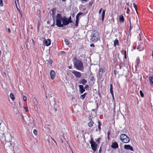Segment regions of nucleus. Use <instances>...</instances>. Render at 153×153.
I'll list each match as a JSON object with an SVG mask.
<instances>
[{
  "label": "nucleus",
  "mask_w": 153,
  "mask_h": 153,
  "mask_svg": "<svg viewBox=\"0 0 153 153\" xmlns=\"http://www.w3.org/2000/svg\"><path fill=\"white\" fill-rule=\"evenodd\" d=\"M56 25L59 27H62L63 26L68 25L70 23L68 22V18L65 16L63 17L60 13H58L55 19Z\"/></svg>",
  "instance_id": "f257e3e1"
},
{
  "label": "nucleus",
  "mask_w": 153,
  "mask_h": 153,
  "mask_svg": "<svg viewBox=\"0 0 153 153\" xmlns=\"http://www.w3.org/2000/svg\"><path fill=\"white\" fill-rule=\"evenodd\" d=\"M75 60L74 62V65L75 68L77 70L83 71L84 70L83 62L80 60L74 58Z\"/></svg>",
  "instance_id": "f03ea898"
},
{
  "label": "nucleus",
  "mask_w": 153,
  "mask_h": 153,
  "mask_svg": "<svg viewBox=\"0 0 153 153\" xmlns=\"http://www.w3.org/2000/svg\"><path fill=\"white\" fill-rule=\"evenodd\" d=\"M3 134V137H4L5 140L7 142V143L5 144L4 147H6L8 144L10 145V146L11 143H10V140H11L12 138L11 134L7 132L6 134L4 133L1 134V136H2Z\"/></svg>",
  "instance_id": "7ed1b4c3"
},
{
  "label": "nucleus",
  "mask_w": 153,
  "mask_h": 153,
  "mask_svg": "<svg viewBox=\"0 0 153 153\" xmlns=\"http://www.w3.org/2000/svg\"><path fill=\"white\" fill-rule=\"evenodd\" d=\"M99 36V33L97 31H94L91 36L90 40L92 42H95L98 40Z\"/></svg>",
  "instance_id": "20e7f679"
},
{
  "label": "nucleus",
  "mask_w": 153,
  "mask_h": 153,
  "mask_svg": "<svg viewBox=\"0 0 153 153\" xmlns=\"http://www.w3.org/2000/svg\"><path fill=\"white\" fill-rule=\"evenodd\" d=\"M120 139L124 143H128L130 140L129 138L125 134H122L121 135Z\"/></svg>",
  "instance_id": "39448f33"
},
{
  "label": "nucleus",
  "mask_w": 153,
  "mask_h": 153,
  "mask_svg": "<svg viewBox=\"0 0 153 153\" xmlns=\"http://www.w3.org/2000/svg\"><path fill=\"white\" fill-rule=\"evenodd\" d=\"M90 143L91 144V146L92 150L94 152H95L97 150V145L95 142L94 141L92 138H91V140L90 141Z\"/></svg>",
  "instance_id": "423d86ee"
},
{
  "label": "nucleus",
  "mask_w": 153,
  "mask_h": 153,
  "mask_svg": "<svg viewBox=\"0 0 153 153\" xmlns=\"http://www.w3.org/2000/svg\"><path fill=\"white\" fill-rule=\"evenodd\" d=\"M71 72L76 78H80L82 76L81 73L79 72L76 71H73Z\"/></svg>",
  "instance_id": "0eeeda50"
},
{
  "label": "nucleus",
  "mask_w": 153,
  "mask_h": 153,
  "mask_svg": "<svg viewBox=\"0 0 153 153\" xmlns=\"http://www.w3.org/2000/svg\"><path fill=\"white\" fill-rule=\"evenodd\" d=\"M79 91L81 94H82L85 91V90L82 85H79Z\"/></svg>",
  "instance_id": "6e6552de"
},
{
  "label": "nucleus",
  "mask_w": 153,
  "mask_h": 153,
  "mask_svg": "<svg viewBox=\"0 0 153 153\" xmlns=\"http://www.w3.org/2000/svg\"><path fill=\"white\" fill-rule=\"evenodd\" d=\"M124 148L126 149H129L132 151H133V149L132 147L130 145H125L124 146Z\"/></svg>",
  "instance_id": "1a4fd4ad"
},
{
  "label": "nucleus",
  "mask_w": 153,
  "mask_h": 153,
  "mask_svg": "<svg viewBox=\"0 0 153 153\" xmlns=\"http://www.w3.org/2000/svg\"><path fill=\"white\" fill-rule=\"evenodd\" d=\"M45 45L47 46H49L51 44V40L49 39H45L44 41Z\"/></svg>",
  "instance_id": "9d476101"
},
{
  "label": "nucleus",
  "mask_w": 153,
  "mask_h": 153,
  "mask_svg": "<svg viewBox=\"0 0 153 153\" xmlns=\"http://www.w3.org/2000/svg\"><path fill=\"white\" fill-rule=\"evenodd\" d=\"M51 78L52 79H53L55 76V71L53 70H51L50 73Z\"/></svg>",
  "instance_id": "9b49d317"
},
{
  "label": "nucleus",
  "mask_w": 153,
  "mask_h": 153,
  "mask_svg": "<svg viewBox=\"0 0 153 153\" xmlns=\"http://www.w3.org/2000/svg\"><path fill=\"white\" fill-rule=\"evenodd\" d=\"M111 146L112 148L115 149L118 147V145L116 142H114L112 143Z\"/></svg>",
  "instance_id": "f8f14e48"
},
{
  "label": "nucleus",
  "mask_w": 153,
  "mask_h": 153,
  "mask_svg": "<svg viewBox=\"0 0 153 153\" xmlns=\"http://www.w3.org/2000/svg\"><path fill=\"white\" fill-rule=\"evenodd\" d=\"M87 81L84 79H82L79 81V83L80 84H82L83 85H85L87 82Z\"/></svg>",
  "instance_id": "ddd939ff"
},
{
  "label": "nucleus",
  "mask_w": 153,
  "mask_h": 153,
  "mask_svg": "<svg viewBox=\"0 0 153 153\" xmlns=\"http://www.w3.org/2000/svg\"><path fill=\"white\" fill-rule=\"evenodd\" d=\"M56 9L55 8H53L52 10V16L53 18V19H55V17L54 16L56 14Z\"/></svg>",
  "instance_id": "4468645a"
},
{
  "label": "nucleus",
  "mask_w": 153,
  "mask_h": 153,
  "mask_svg": "<svg viewBox=\"0 0 153 153\" xmlns=\"http://www.w3.org/2000/svg\"><path fill=\"white\" fill-rule=\"evenodd\" d=\"M103 73V70L102 68H100V69L99 74V76L100 78H101L102 76V74Z\"/></svg>",
  "instance_id": "2eb2a0df"
},
{
  "label": "nucleus",
  "mask_w": 153,
  "mask_h": 153,
  "mask_svg": "<svg viewBox=\"0 0 153 153\" xmlns=\"http://www.w3.org/2000/svg\"><path fill=\"white\" fill-rule=\"evenodd\" d=\"M119 21L120 23H123L124 21V17L123 15H121L119 16Z\"/></svg>",
  "instance_id": "dca6fc26"
},
{
  "label": "nucleus",
  "mask_w": 153,
  "mask_h": 153,
  "mask_svg": "<svg viewBox=\"0 0 153 153\" xmlns=\"http://www.w3.org/2000/svg\"><path fill=\"white\" fill-rule=\"evenodd\" d=\"M29 124L32 125L33 126H35L34 122V120L33 118L30 119Z\"/></svg>",
  "instance_id": "f3484780"
},
{
  "label": "nucleus",
  "mask_w": 153,
  "mask_h": 153,
  "mask_svg": "<svg viewBox=\"0 0 153 153\" xmlns=\"http://www.w3.org/2000/svg\"><path fill=\"white\" fill-rule=\"evenodd\" d=\"M105 10H103L102 11V20L103 21L104 20V16L105 15Z\"/></svg>",
  "instance_id": "a211bd4d"
},
{
  "label": "nucleus",
  "mask_w": 153,
  "mask_h": 153,
  "mask_svg": "<svg viewBox=\"0 0 153 153\" xmlns=\"http://www.w3.org/2000/svg\"><path fill=\"white\" fill-rule=\"evenodd\" d=\"M87 94V93H84L83 94H82L80 96V98L82 99H85V96Z\"/></svg>",
  "instance_id": "6ab92c4d"
},
{
  "label": "nucleus",
  "mask_w": 153,
  "mask_h": 153,
  "mask_svg": "<svg viewBox=\"0 0 153 153\" xmlns=\"http://www.w3.org/2000/svg\"><path fill=\"white\" fill-rule=\"evenodd\" d=\"M93 124L94 122L91 120V121L88 123V125L89 127H91L93 126Z\"/></svg>",
  "instance_id": "aec40b11"
},
{
  "label": "nucleus",
  "mask_w": 153,
  "mask_h": 153,
  "mask_svg": "<svg viewBox=\"0 0 153 153\" xmlns=\"http://www.w3.org/2000/svg\"><path fill=\"white\" fill-rule=\"evenodd\" d=\"M119 44L118 40L116 39L114 42V46H116L117 45H118Z\"/></svg>",
  "instance_id": "412c9836"
},
{
  "label": "nucleus",
  "mask_w": 153,
  "mask_h": 153,
  "mask_svg": "<svg viewBox=\"0 0 153 153\" xmlns=\"http://www.w3.org/2000/svg\"><path fill=\"white\" fill-rule=\"evenodd\" d=\"M110 91L111 94H113V90L112 85L111 84H110Z\"/></svg>",
  "instance_id": "4be33fe9"
},
{
  "label": "nucleus",
  "mask_w": 153,
  "mask_h": 153,
  "mask_svg": "<svg viewBox=\"0 0 153 153\" xmlns=\"http://www.w3.org/2000/svg\"><path fill=\"white\" fill-rule=\"evenodd\" d=\"M10 97L11 99H12V100H14L15 99V97H14V94L12 93H11L10 94Z\"/></svg>",
  "instance_id": "5701e85b"
},
{
  "label": "nucleus",
  "mask_w": 153,
  "mask_h": 153,
  "mask_svg": "<svg viewBox=\"0 0 153 153\" xmlns=\"http://www.w3.org/2000/svg\"><path fill=\"white\" fill-rule=\"evenodd\" d=\"M98 128L99 130H101L100 126H101V123L99 120H98Z\"/></svg>",
  "instance_id": "b1692460"
},
{
  "label": "nucleus",
  "mask_w": 153,
  "mask_h": 153,
  "mask_svg": "<svg viewBox=\"0 0 153 153\" xmlns=\"http://www.w3.org/2000/svg\"><path fill=\"white\" fill-rule=\"evenodd\" d=\"M150 80V82L151 84H153V77H150L149 78Z\"/></svg>",
  "instance_id": "393cba45"
},
{
  "label": "nucleus",
  "mask_w": 153,
  "mask_h": 153,
  "mask_svg": "<svg viewBox=\"0 0 153 153\" xmlns=\"http://www.w3.org/2000/svg\"><path fill=\"white\" fill-rule=\"evenodd\" d=\"M79 21V20H76L75 24V26L76 27H77L78 26Z\"/></svg>",
  "instance_id": "a878e982"
},
{
  "label": "nucleus",
  "mask_w": 153,
  "mask_h": 153,
  "mask_svg": "<svg viewBox=\"0 0 153 153\" xmlns=\"http://www.w3.org/2000/svg\"><path fill=\"white\" fill-rule=\"evenodd\" d=\"M68 22H69L70 23H72L73 22L71 20V16H70L69 18H68Z\"/></svg>",
  "instance_id": "bb28decb"
},
{
  "label": "nucleus",
  "mask_w": 153,
  "mask_h": 153,
  "mask_svg": "<svg viewBox=\"0 0 153 153\" xmlns=\"http://www.w3.org/2000/svg\"><path fill=\"white\" fill-rule=\"evenodd\" d=\"M64 42L65 44L67 45H69V43L68 42V40L67 39H65L64 40Z\"/></svg>",
  "instance_id": "cd10ccee"
},
{
  "label": "nucleus",
  "mask_w": 153,
  "mask_h": 153,
  "mask_svg": "<svg viewBox=\"0 0 153 153\" xmlns=\"http://www.w3.org/2000/svg\"><path fill=\"white\" fill-rule=\"evenodd\" d=\"M90 80L91 81H95V79L93 76H91L90 78Z\"/></svg>",
  "instance_id": "c85d7f7f"
},
{
  "label": "nucleus",
  "mask_w": 153,
  "mask_h": 153,
  "mask_svg": "<svg viewBox=\"0 0 153 153\" xmlns=\"http://www.w3.org/2000/svg\"><path fill=\"white\" fill-rule=\"evenodd\" d=\"M140 94L141 95V96L142 97H144V94L142 92V91L141 90H140Z\"/></svg>",
  "instance_id": "c756f323"
},
{
  "label": "nucleus",
  "mask_w": 153,
  "mask_h": 153,
  "mask_svg": "<svg viewBox=\"0 0 153 153\" xmlns=\"http://www.w3.org/2000/svg\"><path fill=\"white\" fill-rule=\"evenodd\" d=\"M37 131L35 129H34L33 130V133H34V134L35 135H36L37 134Z\"/></svg>",
  "instance_id": "7c9ffc66"
},
{
  "label": "nucleus",
  "mask_w": 153,
  "mask_h": 153,
  "mask_svg": "<svg viewBox=\"0 0 153 153\" xmlns=\"http://www.w3.org/2000/svg\"><path fill=\"white\" fill-rule=\"evenodd\" d=\"M133 6L134 7V8H135L136 10L137 11V5L134 3H133Z\"/></svg>",
  "instance_id": "2f4dec72"
},
{
  "label": "nucleus",
  "mask_w": 153,
  "mask_h": 153,
  "mask_svg": "<svg viewBox=\"0 0 153 153\" xmlns=\"http://www.w3.org/2000/svg\"><path fill=\"white\" fill-rule=\"evenodd\" d=\"M46 61H48V62H49V63L50 64H51L52 63V61L51 59H50L49 61L48 60H46Z\"/></svg>",
  "instance_id": "473e14b6"
},
{
  "label": "nucleus",
  "mask_w": 153,
  "mask_h": 153,
  "mask_svg": "<svg viewBox=\"0 0 153 153\" xmlns=\"http://www.w3.org/2000/svg\"><path fill=\"white\" fill-rule=\"evenodd\" d=\"M3 0H0V5L1 7L3 6Z\"/></svg>",
  "instance_id": "72a5a7b5"
},
{
  "label": "nucleus",
  "mask_w": 153,
  "mask_h": 153,
  "mask_svg": "<svg viewBox=\"0 0 153 153\" xmlns=\"http://www.w3.org/2000/svg\"><path fill=\"white\" fill-rule=\"evenodd\" d=\"M23 100L25 102L27 101V97L25 96H23Z\"/></svg>",
  "instance_id": "f704fd0d"
},
{
  "label": "nucleus",
  "mask_w": 153,
  "mask_h": 153,
  "mask_svg": "<svg viewBox=\"0 0 153 153\" xmlns=\"http://www.w3.org/2000/svg\"><path fill=\"white\" fill-rule=\"evenodd\" d=\"M83 14V13L79 12L76 15H77L78 16H80L82 15Z\"/></svg>",
  "instance_id": "c9c22d12"
},
{
  "label": "nucleus",
  "mask_w": 153,
  "mask_h": 153,
  "mask_svg": "<svg viewBox=\"0 0 153 153\" xmlns=\"http://www.w3.org/2000/svg\"><path fill=\"white\" fill-rule=\"evenodd\" d=\"M92 2L91 1H90L89 3V7H91L92 6Z\"/></svg>",
  "instance_id": "e433bc0d"
},
{
  "label": "nucleus",
  "mask_w": 153,
  "mask_h": 153,
  "mask_svg": "<svg viewBox=\"0 0 153 153\" xmlns=\"http://www.w3.org/2000/svg\"><path fill=\"white\" fill-rule=\"evenodd\" d=\"M88 87H89V85H86L85 86V87L84 88H85V89H87L88 88Z\"/></svg>",
  "instance_id": "4c0bfd02"
},
{
  "label": "nucleus",
  "mask_w": 153,
  "mask_h": 153,
  "mask_svg": "<svg viewBox=\"0 0 153 153\" xmlns=\"http://www.w3.org/2000/svg\"><path fill=\"white\" fill-rule=\"evenodd\" d=\"M15 149V150H18V147L17 146H14V148H13V149Z\"/></svg>",
  "instance_id": "58836bf2"
},
{
  "label": "nucleus",
  "mask_w": 153,
  "mask_h": 153,
  "mask_svg": "<svg viewBox=\"0 0 153 153\" xmlns=\"http://www.w3.org/2000/svg\"><path fill=\"white\" fill-rule=\"evenodd\" d=\"M53 25H51V26L52 27H54L55 26V19H53Z\"/></svg>",
  "instance_id": "ea45409f"
},
{
  "label": "nucleus",
  "mask_w": 153,
  "mask_h": 153,
  "mask_svg": "<svg viewBox=\"0 0 153 153\" xmlns=\"http://www.w3.org/2000/svg\"><path fill=\"white\" fill-rule=\"evenodd\" d=\"M79 16H78L77 15L76 16V20H79Z\"/></svg>",
  "instance_id": "a19ab883"
},
{
  "label": "nucleus",
  "mask_w": 153,
  "mask_h": 153,
  "mask_svg": "<svg viewBox=\"0 0 153 153\" xmlns=\"http://www.w3.org/2000/svg\"><path fill=\"white\" fill-rule=\"evenodd\" d=\"M114 74L116 75L117 74H118V72L117 71H114Z\"/></svg>",
  "instance_id": "79ce46f5"
},
{
  "label": "nucleus",
  "mask_w": 153,
  "mask_h": 153,
  "mask_svg": "<svg viewBox=\"0 0 153 153\" xmlns=\"http://www.w3.org/2000/svg\"><path fill=\"white\" fill-rule=\"evenodd\" d=\"M110 134V132L109 131H108L107 133V136H109Z\"/></svg>",
  "instance_id": "37998d69"
},
{
  "label": "nucleus",
  "mask_w": 153,
  "mask_h": 153,
  "mask_svg": "<svg viewBox=\"0 0 153 153\" xmlns=\"http://www.w3.org/2000/svg\"><path fill=\"white\" fill-rule=\"evenodd\" d=\"M100 138H99V139H98V140H97L96 141L97 142L99 143H100Z\"/></svg>",
  "instance_id": "c03bdc74"
},
{
  "label": "nucleus",
  "mask_w": 153,
  "mask_h": 153,
  "mask_svg": "<svg viewBox=\"0 0 153 153\" xmlns=\"http://www.w3.org/2000/svg\"><path fill=\"white\" fill-rule=\"evenodd\" d=\"M101 147H100L99 151V152H98V153H101Z\"/></svg>",
  "instance_id": "a18cd8bd"
},
{
  "label": "nucleus",
  "mask_w": 153,
  "mask_h": 153,
  "mask_svg": "<svg viewBox=\"0 0 153 153\" xmlns=\"http://www.w3.org/2000/svg\"><path fill=\"white\" fill-rule=\"evenodd\" d=\"M102 8H101L99 10V14H100L101 13V12H102Z\"/></svg>",
  "instance_id": "49530a36"
},
{
  "label": "nucleus",
  "mask_w": 153,
  "mask_h": 153,
  "mask_svg": "<svg viewBox=\"0 0 153 153\" xmlns=\"http://www.w3.org/2000/svg\"><path fill=\"white\" fill-rule=\"evenodd\" d=\"M15 4H16V7L17 8V9L18 10H19V11L20 12V10H19V9H18V7H17V4H16V1H15Z\"/></svg>",
  "instance_id": "de8ad7c7"
},
{
  "label": "nucleus",
  "mask_w": 153,
  "mask_h": 153,
  "mask_svg": "<svg viewBox=\"0 0 153 153\" xmlns=\"http://www.w3.org/2000/svg\"><path fill=\"white\" fill-rule=\"evenodd\" d=\"M88 0H81L82 1V2H87Z\"/></svg>",
  "instance_id": "09e8293b"
},
{
  "label": "nucleus",
  "mask_w": 153,
  "mask_h": 153,
  "mask_svg": "<svg viewBox=\"0 0 153 153\" xmlns=\"http://www.w3.org/2000/svg\"><path fill=\"white\" fill-rule=\"evenodd\" d=\"M91 47H94V44H91L90 45Z\"/></svg>",
  "instance_id": "8fccbe9b"
},
{
  "label": "nucleus",
  "mask_w": 153,
  "mask_h": 153,
  "mask_svg": "<svg viewBox=\"0 0 153 153\" xmlns=\"http://www.w3.org/2000/svg\"><path fill=\"white\" fill-rule=\"evenodd\" d=\"M1 131H0V133H1ZM3 134H2V136H1V135L0 134V138H3Z\"/></svg>",
  "instance_id": "3c124183"
},
{
  "label": "nucleus",
  "mask_w": 153,
  "mask_h": 153,
  "mask_svg": "<svg viewBox=\"0 0 153 153\" xmlns=\"http://www.w3.org/2000/svg\"><path fill=\"white\" fill-rule=\"evenodd\" d=\"M125 55H126V51L125 50L124 51V56Z\"/></svg>",
  "instance_id": "603ef678"
},
{
  "label": "nucleus",
  "mask_w": 153,
  "mask_h": 153,
  "mask_svg": "<svg viewBox=\"0 0 153 153\" xmlns=\"http://www.w3.org/2000/svg\"><path fill=\"white\" fill-rule=\"evenodd\" d=\"M8 31L9 32V33H10L11 32V30L9 28H8Z\"/></svg>",
  "instance_id": "864d4df0"
},
{
  "label": "nucleus",
  "mask_w": 153,
  "mask_h": 153,
  "mask_svg": "<svg viewBox=\"0 0 153 153\" xmlns=\"http://www.w3.org/2000/svg\"><path fill=\"white\" fill-rule=\"evenodd\" d=\"M24 108L26 110H27V107H24Z\"/></svg>",
  "instance_id": "5fc2aeb1"
},
{
  "label": "nucleus",
  "mask_w": 153,
  "mask_h": 153,
  "mask_svg": "<svg viewBox=\"0 0 153 153\" xmlns=\"http://www.w3.org/2000/svg\"><path fill=\"white\" fill-rule=\"evenodd\" d=\"M67 0H62V1L63 2H65L67 1Z\"/></svg>",
  "instance_id": "6e6d98bb"
},
{
  "label": "nucleus",
  "mask_w": 153,
  "mask_h": 153,
  "mask_svg": "<svg viewBox=\"0 0 153 153\" xmlns=\"http://www.w3.org/2000/svg\"><path fill=\"white\" fill-rule=\"evenodd\" d=\"M107 138L108 140H110L109 136H107Z\"/></svg>",
  "instance_id": "4d7b16f0"
},
{
  "label": "nucleus",
  "mask_w": 153,
  "mask_h": 153,
  "mask_svg": "<svg viewBox=\"0 0 153 153\" xmlns=\"http://www.w3.org/2000/svg\"><path fill=\"white\" fill-rule=\"evenodd\" d=\"M137 49L139 50L140 49V46H138L137 47Z\"/></svg>",
  "instance_id": "13d9d810"
},
{
  "label": "nucleus",
  "mask_w": 153,
  "mask_h": 153,
  "mask_svg": "<svg viewBox=\"0 0 153 153\" xmlns=\"http://www.w3.org/2000/svg\"><path fill=\"white\" fill-rule=\"evenodd\" d=\"M68 68L69 69H71L72 68H71V66H69L68 67Z\"/></svg>",
  "instance_id": "bf43d9fd"
},
{
  "label": "nucleus",
  "mask_w": 153,
  "mask_h": 153,
  "mask_svg": "<svg viewBox=\"0 0 153 153\" xmlns=\"http://www.w3.org/2000/svg\"><path fill=\"white\" fill-rule=\"evenodd\" d=\"M111 95L112 96V97L114 99V93H113V94H111Z\"/></svg>",
  "instance_id": "052dcab7"
},
{
  "label": "nucleus",
  "mask_w": 153,
  "mask_h": 153,
  "mask_svg": "<svg viewBox=\"0 0 153 153\" xmlns=\"http://www.w3.org/2000/svg\"><path fill=\"white\" fill-rule=\"evenodd\" d=\"M124 58H125V59H126V55H124Z\"/></svg>",
  "instance_id": "680f3d73"
},
{
  "label": "nucleus",
  "mask_w": 153,
  "mask_h": 153,
  "mask_svg": "<svg viewBox=\"0 0 153 153\" xmlns=\"http://www.w3.org/2000/svg\"><path fill=\"white\" fill-rule=\"evenodd\" d=\"M53 140L54 141V142L56 144V141L53 139Z\"/></svg>",
  "instance_id": "e2e57ef3"
},
{
  "label": "nucleus",
  "mask_w": 153,
  "mask_h": 153,
  "mask_svg": "<svg viewBox=\"0 0 153 153\" xmlns=\"http://www.w3.org/2000/svg\"><path fill=\"white\" fill-rule=\"evenodd\" d=\"M53 102H54V103L53 104V105H55V100H54Z\"/></svg>",
  "instance_id": "0e129e2a"
},
{
  "label": "nucleus",
  "mask_w": 153,
  "mask_h": 153,
  "mask_svg": "<svg viewBox=\"0 0 153 153\" xmlns=\"http://www.w3.org/2000/svg\"><path fill=\"white\" fill-rule=\"evenodd\" d=\"M62 53H65V52L64 51H62Z\"/></svg>",
  "instance_id": "69168bd1"
},
{
  "label": "nucleus",
  "mask_w": 153,
  "mask_h": 153,
  "mask_svg": "<svg viewBox=\"0 0 153 153\" xmlns=\"http://www.w3.org/2000/svg\"><path fill=\"white\" fill-rule=\"evenodd\" d=\"M152 56L153 57V51H152Z\"/></svg>",
  "instance_id": "338daca9"
},
{
  "label": "nucleus",
  "mask_w": 153,
  "mask_h": 153,
  "mask_svg": "<svg viewBox=\"0 0 153 153\" xmlns=\"http://www.w3.org/2000/svg\"><path fill=\"white\" fill-rule=\"evenodd\" d=\"M54 110H55V111H57V109H56V108H55Z\"/></svg>",
  "instance_id": "774afa93"
}]
</instances>
